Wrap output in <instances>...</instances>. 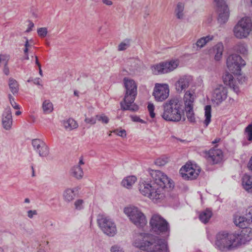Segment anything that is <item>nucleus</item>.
Here are the masks:
<instances>
[{
    "instance_id": "1",
    "label": "nucleus",
    "mask_w": 252,
    "mask_h": 252,
    "mask_svg": "<svg viewBox=\"0 0 252 252\" xmlns=\"http://www.w3.org/2000/svg\"><path fill=\"white\" fill-rule=\"evenodd\" d=\"M153 180L151 182L140 181L139 190L144 196L155 202H160L165 197L166 189L174 187L173 181L166 175L158 170L150 172Z\"/></svg>"
},
{
    "instance_id": "2",
    "label": "nucleus",
    "mask_w": 252,
    "mask_h": 252,
    "mask_svg": "<svg viewBox=\"0 0 252 252\" xmlns=\"http://www.w3.org/2000/svg\"><path fill=\"white\" fill-rule=\"evenodd\" d=\"M133 245L148 252H169L167 241L151 234L141 233L134 239Z\"/></svg>"
},
{
    "instance_id": "3",
    "label": "nucleus",
    "mask_w": 252,
    "mask_h": 252,
    "mask_svg": "<svg viewBox=\"0 0 252 252\" xmlns=\"http://www.w3.org/2000/svg\"><path fill=\"white\" fill-rule=\"evenodd\" d=\"M125 86V95L123 101L120 104L121 109L123 110L136 111L138 106L134 102L137 94V86L135 82L130 79H124Z\"/></svg>"
},
{
    "instance_id": "4",
    "label": "nucleus",
    "mask_w": 252,
    "mask_h": 252,
    "mask_svg": "<svg viewBox=\"0 0 252 252\" xmlns=\"http://www.w3.org/2000/svg\"><path fill=\"white\" fill-rule=\"evenodd\" d=\"M163 112L162 118L170 122H178L184 116V110L182 102L177 98H173L164 103L163 105Z\"/></svg>"
},
{
    "instance_id": "5",
    "label": "nucleus",
    "mask_w": 252,
    "mask_h": 252,
    "mask_svg": "<svg viewBox=\"0 0 252 252\" xmlns=\"http://www.w3.org/2000/svg\"><path fill=\"white\" fill-rule=\"evenodd\" d=\"M236 232L228 233L221 231L216 236L215 247L221 252L232 250L239 246Z\"/></svg>"
},
{
    "instance_id": "6",
    "label": "nucleus",
    "mask_w": 252,
    "mask_h": 252,
    "mask_svg": "<svg viewBox=\"0 0 252 252\" xmlns=\"http://www.w3.org/2000/svg\"><path fill=\"white\" fill-rule=\"evenodd\" d=\"M252 32V21L249 17L240 19L233 28V33L238 39L247 38Z\"/></svg>"
},
{
    "instance_id": "7",
    "label": "nucleus",
    "mask_w": 252,
    "mask_h": 252,
    "mask_svg": "<svg viewBox=\"0 0 252 252\" xmlns=\"http://www.w3.org/2000/svg\"><path fill=\"white\" fill-rule=\"evenodd\" d=\"M124 212L130 221L137 227H143L147 222L145 215L135 206H127L124 208Z\"/></svg>"
},
{
    "instance_id": "8",
    "label": "nucleus",
    "mask_w": 252,
    "mask_h": 252,
    "mask_svg": "<svg viewBox=\"0 0 252 252\" xmlns=\"http://www.w3.org/2000/svg\"><path fill=\"white\" fill-rule=\"evenodd\" d=\"M97 223L99 228L105 235L109 237H114L117 233L116 223L110 217L99 215L97 218Z\"/></svg>"
},
{
    "instance_id": "9",
    "label": "nucleus",
    "mask_w": 252,
    "mask_h": 252,
    "mask_svg": "<svg viewBox=\"0 0 252 252\" xmlns=\"http://www.w3.org/2000/svg\"><path fill=\"white\" fill-rule=\"evenodd\" d=\"M151 230L157 234H164L168 235L169 225L167 221L158 214L152 215L150 220Z\"/></svg>"
},
{
    "instance_id": "10",
    "label": "nucleus",
    "mask_w": 252,
    "mask_h": 252,
    "mask_svg": "<svg viewBox=\"0 0 252 252\" xmlns=\"http://www.w3.org/2000/svg\"><path fill=\"white\" fill-rule=\"evenodd\" d=\"M180 63L179 59H172L154 65L152 66V71L156 75L168 73L176 69L179 66Z\"/></svg>"
},
{
    "instance_id": "11",
    "label": "nucleus",
    "mask_w": 252,
    "mask_h": 252,
    "mask_svg": "<svg viewBox=\"0 0 252 252\" xmlns=\"http://www.w3.org/2000/svg\"><path fill=\"white\" fill-rule=\"evenodd\" d=\"M246 64L245 61L237 54L229 56L226 60V65L229 70L233 74H239L241 68Z\"/></svg>"
},
{
    "instance_id": "12",
    "label": "nucleus",
    "mask_w": 252,
    "mask_h": 252,
    "mask_svg": "<svg viewBox=\"0 0 252 252\" xmlns=\"http://www.w3.org/2000/svg\"><path fill=\"white\" fill-rule=\"evenodd\" d=\"M218 21L220 24L226 23L230 16V11L227 4L224 0H214Z\"/></svg>"
},
{
    "instance_id": "13",
    "label": "nucleus",
    "mask_w": 252,
    "mask_h": 252,
    "mask_svg": "<svg viewBox=\"0 0 252 252\" xmlns=\"http://www.w3.org/2000/svg\"><path fill=\"white\" fill-rule=\"evenodd\" d=\"M200 172V167L195 164L187 163L180 170L182 177L187 180H193L196 178Z\"/></svg>"
},
{
    "instance_id": "14",
    "label": "nucleus",
    "mask_w": 252,
    "mask_h": 252,
    "mask_svg": "<svg viewBox=\"0 0 252 252\" xmlns=\"http://www.w3.org/2000/svg\"><path fill=\"white\" fill-rule=\"evenodd\" d=\"M169 91L168 84L157 83L154 87L153 94L156 101L161 102L168 98Z\"/></svg>"
},
{
    "instance_id": "15",
    "label": "nucleus",
    "mask_w": 252,
    "mask_h": 252,
    "mask_svg": "<svg viewBox=\"0 0 252 252\" xmlns=\"http://www.w3.org/2000/svg\"><path fill=\"white\" fill-rule=\"evenodd\" d=\"M32 144L33 150L40 157H46L49 154V148L45 142L40 139L32 140Z\"/></svg>"
},
{
    "instance_id": "16",
    "label": "nucleus",
    "mask_w": 252,
    "mask_h": 252,
    "mask_svg": "<svg viewBox=\"0 0 252 252\" xmlns=\"http://www.w3.org/2000/svg\"><path fill=\"white\" fill-rule=\"evenodd\" d=\"M227 89L223 85H217L214 90L212 100L216 104H220L226 99L227 96Z\"/></svg>"
},
{
    "instance_id": "17",
    "label": "nucleus",
    "mask_w": 252,
    "mask_h": 252,
    "mask_svg": "<svg viewBox=\"0 0 252 252\" xmlns=\"http://www.w3.org/2000/svg\"><path fill=\"white\" fill-rule=\"evenodd\" d=\"M192 82V76L189 75L181 76L175 83V88L178 93H181L188 88Z\"/></svg>"
},
{
    "instance_id": "18",
    "label": "nucleus",
    "mask_w": 252,
    "mask_h": 252,
    "mask_svg": "<svg viewBox=\"0 0 252 252\" xmlns=\"http://www.w3.org/2000/svg\"><path fill=\"white\" fill-rule=\"evenodd\" d=\"M205 157L208 161L213 164H217L222 160L223 154L221 150L214 148L206 153Z\"/></svg>"
},
{
    "instance_id": "19",
    "label": "nucleus",
    "mask_w": 252,
    "mask_h": 252,
    "mask_svg": "<svg viewBox=\"0 0 252 252\" xmlns=\"http://www.w3.org/2000/svg\"><path fill=\"white\" fill-rule=\"evenodd\" d=\"M245 228L241 231H235L237 235H238L237 237L239 246L252 240V228Z\"/></svg>"
},
{
    "instance_id": "20",
    "label": "nucleus",
    "mask_w": 252,
    "mask_h": 252,
    "mask_svg": "<svg viewBox=\"0 0 252 252\" xmlns=\"http://www.w3.org/2000/svg\"><path fill=\"white\" fill-rule=\"evenodd\" d=\"M222 79L224 84L232 88L235 93L238 94L240 92L239 88L231 74L229 72H226L223 75Z\"/></svg>"
},
{
    "instance_id": "21",
    "label": "nucleus",
    "mask_w": 252,
    "mask_h": 252,
    "mask_svg": "<svg viewBox=\"0 0 252 252\" xmlns=\"http://www.w3.org/2000/svg\"><path fill=\"white\" fill-rule=\"evenodd\" d=\"M12 122L11 110L9 108L6 109L2 115V124L3 128L6 130H9L11 128Z\"/></svg>"
},
{
    "instance_id": "22",
    "label": "nucleus",
    "mask_w": 252,
    "mask_h": 252,
    "mask_svg": "<svg viewBox=\"0 0 252 252\" xmlns=\"http://www.w3.org/2000/svg\"><path fill=\"white\" fill-rule=\"evenodd\" d=\"M223 50L224 46L221 42H218L213 46L212 52L216 61H219L222 59Z\"/></svg>"
},
{
    "instance_id": "23",
    "label": "nucleus",
    "mask_w": 252,
    "mask_h": 252,
    "mask_svg": "<svg viewBox=\"0 0 252 252\" xmlns=\"http://www.w3.org/2000/svg\"><path fill=\"white\" fill-rule=\"evenodd\" d=\"M213 39L214 36L211 35L201 37L196 41L195 44H193V48H195L196 50H199Z\"/></svg>"
},
{
    "instance_id": "24",
    "label": "nucleus",
    "mask_w": 252,
    "mask_h": 252,
    "mask_svg": "<svg viewBox=\"0 0 252 252\" xmlns=\"http://www.w3.org/2000/svg\"><path fill=\"white\" fill-rule=\"evenodd\" d=\"M234 224L239 227L245 228L249 225V223L245 216H241L236 215L234 216Z\"/></svg>"
},
{
    "instance_id": "25",
    "label": "nucleus",
    "mask_w": 252,
    "mask_h": 252,
    "mask_svg": "<svg viewBox=\"0 0 252 252\" xmlns=\"http://www.w3.org/2000/svg\"><path fill=\"white\" fill-rule=\"evenodd\" d=\"M194 101V94L193 93H191L190 91H186L184 96L185 107L189 108V107H193Z\"/></svg>"
},
{
    "instance_id": "26",
    "label": "nucleus",
    "mask_w": 252,
    "mask_h": 252,
    "mask_svg": "<svg viewBox=\"0 0 252 252\" xmlns=\"http://www.w3.org/2000/svg\"><path fill=\"white\" fill-rule=\"evenodd\" d=\"M242 185L244 189L249 192H252V176L245 175L242 178Z\"/></svg>"
},
{
    "instance_id": "27",
    "label": "nucleus",
    "mask_w": 252,
    "mask_h": 252,
    "mask_svg": "<svg viewBox=\"0 0 252 252\" xmlns=\"http://www.w3.org/2000/svg\"><path fill=\"white\" fill-rule=\"evenodd\" d=\"M63 126L67 130H71L73 129L77 128L78 125L76 121L72 118H69L64 120L63 122Z\"/></svg>"
},
{
    "instance_id": "28",
    "label": "nucleus",
    "mask_w": 252,
    "mask_h": 252,
    "mask_svg": "<svg viewBox=\"0 0 252 252\" xmlns=\"http://www.w3.org/2000/svg\"><path fill=\"white\" fill-rule=\"evenodd\" d=\"M137 178L134 176H129L125 178L122 181V185L123 187L130 189L135 183Z\"/></svg>"
},
{
    "instance_id": "29",
    "label": "nucleus",
    "mask_w": 252,
    "mask_h": 252,
    "mask_svg": "<svg viewBox=\"0 0 252 252\" xmlns=\"http://www.w3.org/2000/svg\"><path fill=\"white\" fill-rule=\"evenodd\" d=\"M76 189H67L63 193L64 200L68 202L72 201L75 197V191Z\"/></svg>"
},
{
    "instance_id": "30",
    "label": "nucleus",
    "mask_w": 252,
    "mask_h": 252,
    "mask_svg": "<svg viewBox=\"0 0 252 252\" xmlns=\"http://www.w3.org/2000/svg\"><path fill=\"white\" fill-rule=\"evenodd\" d=\"M233 50L235 52L242 55H247L248 53V47L246 43L239 42L236 44L233 47Z\"/></svg>"
},
{
    "instance_id": "31",
    "label": "nucleus",
    "mask_w": 252,
    "mask_h": 252,
    "mask_svg": "<svg viewBox=\"0 0 252 252\" xmlns=\"http://www.w3.org/2000/svg\"><path fill=\"white\" fill-rule=\"evenodd\" d=\"M212 216V211L207 209L200 213L199 218L201 222L204 223H206L208 222Z\"/></svg>"
},
{
    "instance_id": "32",
    "label": "nucleus",
    "mask_w": 252,
    "mask_h": 252,
    "mask_svg": "<svg viewBox=\"0 0 252 252\" xmlns=\"http://www.w3.org/2000/svg\"><path fill=\"white\" fill-rule=\"evenodd\" d=\"M204 115L205 120L204 121V124L205 127H207L210 124L211 121V105H208L205 106L204 108Z\"/></svg>"
},
{
    "instance_id": "33",
    "label": "nucleus",
    "mask_w": 252,
    "mask_h": 252,
    "mask_svg": "<svg viewBox=\"0 0 252 252\" xmlns=\"http://www.w3.org/2000/svg\"><path fill=\"white\" fill-rule=\"evenodd\" d=\"M71 174L77 179H81L83 176V171L79 165L74 166L71 169Z\"/></svg>"
},
{
    "instance_id": "34",
    "label": "nucleus",
    "mask_w": 252,
    "mask_h": 252,
    "mask_svg": "<svg viewBox=\"0 0 252 252\" xmlns=\"http://www.w3.org/2000/svg\"><path fill=\"white\" fill-rule=\"evenodd\" d=\"M42 107L45 114H50L54 109L53 103L49 100H45L43 102Z\"/></svg>"
},
{
    "instance_id": "35",
    "label": "nucleus",
    "mask_w": 252,
    "mask_h": 252,
    "mask_svg": "<svg viewBox=\"0 0 252 252\" xmlns=\"http://www.w3.org/2000/svg\"><path fill=\"white\" fill-rule=\"evenodd\" d=\"M184 7V3L183 2H179L177 4L175 12L177 18L181 19L183 18Z\"/></svg>"
},
{
    "instance_id": "36",
    "label": "nucleus",
    "mask_w": 252,
    "mask_h": 252,
    "mask_svg": "<svg viewBox=\"0 0 252 252\" xmlns=\"http://www.w3.org/2000/svg\"><path fill=\"white\" fill-rule=\"evenodd\" d=\"M8 84L10 91L13 94L18 93L19 91V85L16 80L12 78H9Z\"/></svg>"
},
{
    "instance_id": "37",
    "label": "nucleus",
    "mask_w": 252,
    "mask_h": 252,
    "mask_svg": "<svg viewBox=\"0 0 252 252\" xmlns=\"http://www.w3.org/2000/svg\"><path fill=\"white\" fill-rule=\"evenodd\" d=\"M193 108V107L185 108L187 119L190 123H194L195 122V117Z\"/></svg>"
},
{
    "instance_id": "38",
    "label": "nucleus",
    "mask_w": 252,
    "mask_h": 252,
    "mask_svg": "<svg viewBox=\"0 0 252 252\" xmlns=\"http://www.w3.org/2000/svg\"><path fill=\"white\" fill-rule=\"evenodd\" d=\"M130 41L129 39H125L118 46L119 51H124L130 45Z\"/></svg>"
},
{
    "instance_id": "39",
    "label": "nucleus",
    "mask_w": 252,
    "mask_h": 252,
    "mask_svg": "<svg viewBox=\"0 0 252 252\" xmlns=\"http://www.w3.org/2000/svg\"><path fill=\"white\" fill-rule=\"evenodd\" d=\"M96 118L97 121L101 122L102 123L104 124H107L109 122V118L104 114L96 115Z\"/></svg>"
},
{
    "instance_id": "40",
    "label": "nucleus",
    "mask_w": 252,
    "mask_h": 252,
    "mask_svg": "<svg viewBox=\"0 0 252 252\" xmlns=\"http://www.w3.org/2000/svg\"><path fill=\"white\" fill-rule=\"evenodd\" d=\"M245 135L247 139L250 141H252V124H250L245 129Z\"/></svg>"
},
{
    "instance_id": "41",
    "label": "nucleus",
    "mask_w": 252,
    "mask_h": 252,
    "mask_svg": "<svg viewBox=\"0 0 252 252\" xmlns=\"http://www.w3.org/2000/svg\"><path fill=\"white\" fill-rule=\"evenodd\" d=\"M168 161V158L166 157H162L157 158L155 163L158 166H163L165 165Z\"/></svg>"
},
{
    "instance_id": "42",
    "label": "nucleus",
    "mask_w": 252,
    "mask_h": 252,
    "mask_svg": "<svg viewBox=\"0 0 252 252\" xmlns=\"http://www.w3.org/2000/svg\"><path fill=\"white\" fill-rule=\"evenodd\" d=\"M245 216L249 224L252 223V207H250L246 210Z\"/></svg>"
},
{
    "instance_id": "43",
    "label": "nucleus",
    "mask_w": 252,
    "mask_h": 252,
    "mask_svg": "<svg viewBox=\"0 0 252 252\" xmlns=\"http://www.w3.org/2000/svg\"><path fill=\"white\" fill-rule=\"evenodd\" d=\"M75 209L81 210L84 208V201L82 199H78L74 202Z\"/></svg>"
},
{
    "instance_id": "44",
    "label": "nucleus",
    "mask_w": 252,
    "mask_h": 252,
    "mask_svg": "<svg viewBox=\"0 0 252 252\" xmlns=\"http://www.w3.org/2000/svg\"><path fill=\"white\" fill-rule=\"evenodd\" d=\"M26 39V42L25 43V49H24V53H28V51L30 48H31L32 46V41L31 40H29L28 38L26 37H24Z\"/></svg>"
},
{
    "instance_id": "45",
    "label": "nucleus",
    "mask_w": 252,
    "mask_h": 252,
    "mask_svg": "<svg viewBox=\"0 0 252 252\" xmlns=\"http://www.w3.org/2000/svg\"><path fill=\"white\" fill-rule=\"evenodd\" d=\"M9 60V57L4 54H0V65H7V62Z\"/></svg>"
},
{
    "instance_id": "46",
    "label": "nucleus",
    "mask_w": 252,
    "mask_h": 252,
    "mask_svg": "<svg viewBox=\"0 0 252 252\" xmlns=\"http://www.w3.org/2000/svg\"><path fill=\"white\" fill-rule=\"evenodd\" d=\"M37 33L41 37H44L47 34V29L46 28H40L37 30Z\"/></svg>"
},
{
    "instance_id": "47",
    "label": "nucleus",
    "mask_w": 252,
    "mask_h": 252,
    "mask_svg": "<svg viewBox=\"0 0 252 252\" xmlns=\"http://www.w3.org/2000/svg\"><path fill=\"white\" fill-rule=\"evenodd\" d=\"M148 109L150 117L152 118H155L156 115L155 113H154L155 106L153 105V104L149 103L148 105Z\"/></svg>"
},
{
    "instance_id": "48",
    "label": "nucleus",
    "mask_w": 252,
    "mask_h": 252,
    "mask_svg": "<svg viewBox=\"0 0 252 252\" xmlns=\"http://www.w3.org/2000/svg\"><path fill=\"white\" fill-rule=\"evenodd\" d=\"M8 96L10 104L13 108L15 109H19L20 106L14 101V97L11 94H9Z\"/></svg>"
},
{
    "instance_id": "49",
    "label": "nucleus",
    "mask_w": 252,
    "mask_h": 252,
    "mask_svg": "<svg viewBox=\"0 0 252 252\" xmlns=\"http://www.w3.org/2000/svg\"><path fill=\"white\" fill-rule=\"evenodd\" d=\"M96 120L97 119L95 116V117H92L91 118L86 117L84 121L87 124L94 125L96 123Z\"/></svg>"
},
{
    "instance_id": "50",
    "label": "nucleus",
    "mask_w": 252,
    "mask_h": 252,
    "mask_svg": "<svg viewBox=\"0 0 252 252\" xmlns=\"http://www.w3.org/2000/svg\"><path fill=\"white\" fill-rule=\"evenodd\" d=\"M237 76V79L240 84H243L246 80V78L244 75L241 74V72H240L239 74H234Z\"/></svg>"
},
{
    "instance_id": "51",
    "label": "nucleus",
    "mask_w": 252,
    "mask_h": 252,
    "mask_svg": "<svg viewBox=\"0 0 252 252\" xmlns=\"http://www.w3.org/2000/svg\"><path fill=\"white\" fill-rule=\"evenodd\" d=\"M113 132L116 134V135L123 137L126 136V131L124 129H115L114 130H113Z\"/></svg>"
},
{
    "instance_id": "52",
    "label": "nucleus",
    "mask_w": 252,
    "mask_h": 252,
    "mask_svg": "<svg viewBox=\"0 0 252 252\" xmlns=\"http://www.w3.org/2000/svg\"><path fill=\"white\" fill-rule=\"evenodd\" d=\"M111 252H124L123 249L118 246H114L111 247Z\"/></svg>"
},
{
    "instance_id": "53",
    "label": "nucleus",
    "mask_w": 252,
    "mask_h": 252,
    "mask_svg": "<svg viewBox=\"0 0 252 252\" xmlns=\"http://www.w3.org/2000/svg\"><path fill=\"white\" fill-rule=\"evenodd\" d=\"M37 215V212L36 210H29L27 212V216L30 219H32L34 216Z\"/></svg>"
},
{
    "instance_id": "54",
    "label": "nucleus",
    "mask_w": 252,
    "mask_h": 252,
    "mask_svg": "<svg viewBox=\"0 0 252 252\" xmlns=\"http://www.w3.org/2000/svg\"><path fill=\"white\" fill-rule=\"evenodd\" d=\"M131 119H132V121L134 122H139V123H141L142 124L145 123L144 121H143V120L140 119L139 117L136 116L131 117Z\"/></svg>"
},
{
    "instance_id": "55",
    "label": "nucleus",
    "mask_w": 252,
    "mask_h": 252,
    "mask_svg": "<svg viewBox=\"0 0 252 252\" xmlns=\"http://www.w3.org/2000/svg\"><path fill=\"white\" fill-rule=\"evenodd\" d=\"M34 27V24L31 22L29 21V24L28 25V28L26 31V32H29L32 30V28Z\"/></svg>"
},
{
    "instance_id": "56",
    "label": "nucleus",
    "mask_w": 252,
    "mask_h": 252,
    "mask_svg": "<svg viewBox=\"0 0 252 252\" xmlns=\"http://www.w3.org/2000/svg\"><path fill=\"white\" fill-rule=\"evenodd\" d=\"M4 68H3V73L6 75H8L9 73V68L8 67V66H7V65H4Z\"/></svg>"
},
{
    "instance_id": "57",
    "label": "nucleus",
    "mask_w": 252,
    "mask_h": 252,
    "mask_svg": "<svg viewBox=\"0 0 252 252\" xmlns=\"http://www.w3.org/2000/svg\"><path fill=\"white\" fill-rule=\"evenodd\" d=\"M248 167L250 170L252 171V156L251 157V158L249 161V163L248 164Z\"/></svg>"
},
{
    "instance_id": "58",
    "label": "nucleus",
    "mask_w": 252,
    "mask_h": 252,
    "mask_svg": "<svg viewBox=\"0 0 252 252\" xmlns=\"http://www.w3.org/2000/svg\"><path fill=\"white\" fill-rule=\"evenodd\" d=\"M102 2L107 5H111L113 4L110 0H102Z\"/></svg>"
},
{
    "instance_id": "59",
    "label": "nucleus",
    "mask_w": 252,
    "mask_h": 252,
    "mask_svg": "<svg viewBox=\"0 0 252 252\" xmlns=\"http://www.w3.org/2000/svg\"><path fill=\"white\" fill-rule=\"evenodd\" d=\"M33 83L36 85H40V79L39 78H35L33 80Z\"/></svg>"
},
{
    "instance_id": "60",
    "label": "nucleus",
    "mask_w": 252,
    "mask_h": 252,
    "mask_svg": "<svg viewBox=\"0 0 252 252\" xmlns=\"http://www.w3.org/2000/svg\"><path fill=\"white\" fill-rule=\"evenodd\" d=\"M79 166H80L81 165H83L84 164V162L83 161V158L82 157H80V159H79V163H78Z\"/></svg>"
},
{
    "instance_id": "61",
    "label": "nucleus",
    "mask_w": 252,
    "mask_h": 252,
    "mask_svg": "<svg viewBox=\"0 0 252 252\" xmlns=\"http://www.w3.org/2000/svg\"><path fill=\"white\" fill-rule=\"evenodd\" d=\"M35 63L38 66V67H40L41 65L38 62L37 57L35 56Z\"/></svg>"
},
{
    "instance_id": "62",
    "label": "nucleus",
    "mask_w": 252,
    "mask_h": 252,
    "mask_svg": "<svg viewBox=\"0 0 252 252\" xmlns=\"http://www.w3.org/2000/svg\"><path fill=\"white\" fill-rule=\"evenodd\" d=\"M24 54H25L24 59L25 60H29V55H28V53H24Z\"/></svg>"
},
{
    "instance_id": "63",
    "label": "nucleus",
    "mask_w": 252,
    "mask_h": 252,
    "mask_svg": "<svg viewBox=\"0 0 252 252\" xmlns=\"http://www.w3.org/2000/svg\"><path fill=\"white\" fill-rule=\"evenodd\" d=\"M24 202L26 203H29L30 202V200L28 198H27L25 199Z\"/></svg>"
},
{
    "instance_id": "64",
    "label": "nucleus",
    "mask_w": 252,
    "mask_h": 252,
    "mask_svg": "<svg viewBox=\"0 0 252 252\" xmlns=\"http://www.w3.org/2000/svg\"><path fill=\"white\" fill-rule=\"evenodd\" d=\"M220 139H216L214 141H213V143H216L220 141Z\"/></svg>"
}]
</instances>
